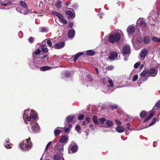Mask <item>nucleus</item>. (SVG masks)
Returning a JSON list of instances; mask_svg holds the SVG:
<instances>
[{
	"mask_svg": "<svg viewBox=\"0 0 160 160\" xmlns=\"http://www.w3.org/2000/svg\"><path fill=\"white\" fill-rule=\"evenodd\" d=\"M137 24L140 26L142 28H144L146 25V23L143 18H139L137 21Z\"/></svg>",
	"mask_w": 160,
	"mask_h": 160,
	"instance_id": "7",
	"label": "nucleus"
},
{
	"mask_svg": "<svg viewBox=\"0 0 160 160\" xmlns=\"http://www.w3.org/2000/svg\"><path fill=\"white\" fill-rule=\"evenodd\" d=\"M118 56V53L116 52H113L111 53L109 56V58L110 59L115 60Z\"/></svg>",
	"mask_w": 160,
	"mask_h": 160,
	"instance_id": "13",
	"label": "nucleus"
},
{
	"mask_svg": "<svg viewBox=\"0 0 160 160\" xmlns=\"http://www.w3.org/2000/svg\"><path fill=\"white\" fill-rule=\"evenodd\" d=\"M52 13L53 14L57 16L60 20L61 19L63 16L62 14L60 13H58L56 11H52Z\"/></svg>",
	"mask_w": 160,
	"mask_h": 160,
	"instance_id": "22",
	"label": "nucleus"
},
{
	"mask_svg": "<svg viewBox=\"0 0 160 160\" xmlns=\"http://www.w3.org/2000/svg\"><path fill=\"white\" fill-rule=\"evenodd\" d=\"M69 148H71V150L73 153H75L77 151V145H74V142H72L71 144L69 146Z\"/></svg>",
	"mask_w": 160,
	"mask_h": 160,
	"instance_id": "9",
	"label": "nucleus"
},
{
	"mask_svg": "<svg viewBox=\"0 0 160 160\" xmlns=\"http://www.w3.org/2000/svg\"><path fill=\"white\" fill-rule=\"evenodd\" d=\"M106 125L108 127H110L112 126L113 124L112 122L109 120H107L106 122Z\"/></svg>",
	"mask_w": 160,
	"mask_h": 160,
	"instance_id": "35",
	"label": "nucleus"
},
{
	"mask_svg": "<svg viewBox=\"0 0 160 160\" xmlns=\"http://www.w3.org/2000/svg\"><path fill=\"white\" fill-rule=\"evenodd\" d=\"M116 129L117 131L119 133L122 132L124 131V128L123 127L120 126H118L117 127Z\"/></svg>",
	"mask_w": 160,
	"mask_h": 160,
	"instance_id": "19",
	"label": "nucleus"
},
{
	"mask_svg": "<svg viewBox=\"0 0 160 160\" xmlns=\"http://www.w3.org/2000/svg\"><path fill=\"white\" fill-rule=\"evenodd\" d=\"M152 39L153 41L155 42H160V38H158L156 37H152Z\"/></svg>",
	"mask_w": 160,
	"mask_h": 160,
	"instance_id": "38",
	"label": "nucleus"
},
{
	"mask_svg": "<svg viewBox=\"0 0 160 160\" xmlns=\"http://www.w3.org/2000/svg\"><path fill=\"white\" fill-rule=\"evenodd\" d=\"M75 129L78 132L81 129V127L80 126L77 125L75 127Z\"/></svg>",
	"mask_w": 160,
	"mask_h": 160,
	"instance_id": "49",
	"label": "nucleus"
},
{
	"mask_svg": "<svg viewBox=\"0 0 160 160\" xmlns=\"http://www.w3.org/2000/svg\"><path fill=\"white\" fill-rule=\"evenodd\" d=\"M47 43L50 46H51L52 45V43L49 39H48L47 41Z\"/></svg>",
	"mask_w": 160,
	"mask_h": 160,
	"instance_id": "52",
	"label": "nucleus"
},
{
	"mask_svg": "<svg viewBox=\"0 0 160 160\" xmlns=\"http://www.w3.org/2000/svg\"><path fill=\"white\" fill-rule=\"evenodd\" d=\"M31 125V130L29 129V131L30 132L32 131V132L34 133H36L39 132L40 128L37 122H35L34 121L33 122V120H32Z\"/></svg>",
	"mask_w": 160,
	"mask_h": 160,
	"instance_id": "3",
	"label": "nucleus"
},
{
	"mask_svg": "<svg viewBox=\"0 0 160 160\" xmlns=\"http://www.w3.org/2000/svg\"><path fill=\"white\" fill-rule=\"evenodd\" d=\"M73 25V23L72 22H70L68 23V26L72 27Z\"/></svg>",
	"mask_w": 160,
	"mask_h": 160,
	"instance_id": "58",
	"label": "nucleus"
},
{
	"mask_svg": "<svg viewBox=\"0 0 160 160\" xmlns=\"http://www.w3.org/2000/svg\"><path fill=\"white\" fill-rule=\"evenodd\" d=\"M151 38L149 36H145L143 39V42L145 44H148L150 41Z\"/></svg>",
	"mask_w": 160,
	"mask_h": 160,
	"instance_id": "20",
	"label": "nucleus"
},
{
	"mask_svg": "<svg viewBox=\"0 0 160 160\" xmlns=\"http://www.w3.org/2000/svg\"><path fill=\"white\" fill-rule=\"evenodd\" d=\"M135 30V27L132 26H129L127 29V31L129 35L130 36L134 32Z\"/></svg>",
	"mask_w": 160,
	"mask_h": 160,
	"instance_id": "8",
	"label": "nucleus"
},
{
	"mask_svg": "<svg viewBox=\"0 0 160 160\" xmlns=\"http://www.w3.org/2000/svg\"><path fill=\"white\" fill-rule=\"evenodd\" d=\"M64 46V42H61L56 44L55 47L57 49H60L63 48Z\"/></svg>",
	"mask_w": 160,
	"mask_h": 160,
	"instance_id": "15",
	"label": "nucleus"
},
{
	"mask_svg": "<svg viewBox=\"0 0 160 160\" xmlns=\"http://www.w3.org/2000/svg\"><path fill=\"white\" fill-rule=\"evenodd\" d=\"M61 156H60L58 155H55L54 156V160H60V159H62L63 160H64V159L62 157V153H61Z\"/></svg>",
	"mask_w": 160,
	"mask_h": 160,
	"instance_id": "24",
	"label": "nucleus"
},
{
	"mask_svg": "<svg viewBox=\"0 0 160 160\" xmlns=\"http://www.w3.org/2000/svg\"><path fill=\"white\" fill-rule=\"evenodd\" d=\"M8 140H9L8 139H7L5 141L6 142H7V143H5L4 144L5 147L7 148H11V147L10 146V143L8 141Z\"/></svg>",
	"mask_w": 160,
	"mask_h": 160,
	"instance_id": "34",
	"label": "nucleus"
},
{
	"mask_svg": "<svg viewBox=\"0 0 160 160\" xmlns=\"http://www.w3.org/2000/svg\"><path fill=\"white\" fill-rule=\"evenodd\" d=\"M108 81L110 84V86L111 87H112L113 86V83L112 80L108 78H104L102 81V82L104 84H105V82Z\"/></svg>",
	"mask_w": 160,
	"mask_h": 160,
	"instance_id": "12",
	"label": "nucleus"
},
{
	"mask_svg": "<svg viewBox=\"0 0 160 160\" xmlns=\"http://www.w3.org/2000/svg\"><path fill=\"white\" fill-rule=\"evenodd\" d=\"M148 51L147 49H142L140 54L141 57L145 58L147 54Z\"/></svg>",
	"mask_w": 160,
	"mask_h": 160,
	"instance_id": "16",
	"label": "nucleus"
},
{
	"mask_svg": "<svg viewBox=\"0 0 160 160\" xmlns=\"http://www.w3.org/2000/svg\"><path fill=\"white\" fill-rule=\"evenodd\" d=\"M127 125L128 126V128H127V130H130V128H129V126H130V124L129 123H128L127 124Z\"/></svg>",
	"mask_w": 160,
	"mask_h": 160,
	"instance_id": "61",
	"label": "nucleus"
},
{
	"mask_svg": "<svg viewBox=\"0 0 160 160\" xmlns=\"http://www.w3.org/2000/svg\"><path fill=\"white\" fill-rule=\"evenodd\" d=\"M106 121V119L105 118H102L99 120L100 124H102Z\"/></svg>",
	"mask_w": 160,
	"mask_h": 160,
	"instance_id": "40",
	"label": "nucleus"
},
{
	"mask_svg": "<svg viewBox=\"0 0 160 160\" xmlns=\"http://www.w3.org/2000/svg\"><path fill=\"white\" fill-rule=\"evenodd\" d=\"M71 3V2H67L66 3V5L68 6V5H69Z\"/></svg>",
	"mask_w": 160,
	"mask_h": 160,
	"instance_id": "64",
	"label": "nucleus"
},
{
	"mask_svg": "<svg viewBox=\"0 0 160 160\" xmlns=\"http://www.w3.org/2000/svg\"><path fill=\"white\" fill-rule=\"evenodd\" d=\"M60 146H55V147H54V148H55V149L58 150V148H60Z\"/></svg>",
	"mask_w": 160,
	"mask_h": 160,
	"instance_id": "62",
	"label": "nucleus"
},
{
	"mask_svg": "<svg viewBox=\"0 0 160 160\" xmlns=\"http://www.w3.org/2000/svg\"><path fill=\"white\" fill-rule=\"evenodd\" d=\"M84 115H80L78 117V119L79 120H82L84 118Z\"/></svg>",
	"mask_w": 160,
	"mask_h": 160,
	"instance_id": "53",
	"label": "nucleus"
},
{
	"mask_svg": "<svg viewBox=\"0 0 160 160\" xmlns=\"http://www.w3.org/2000/svg\"><path fill=\"white\" fill-rule=\"evenodd\" d=\"M41 52V50L40 49H38L35 52V55H38Z\"/></svg>",
	"mask_w": 160,
	"mask_h": 160,
	"instance_id": "54",
	"label": "nucleus"
},
{
	"mask_svg": "<svg viewBox=\"0 0 160 160\" xmlns=\"http://www.w3.org/2000/svg\"><path fill=\"white\" fill-rule=\"evenodd\" d=\"M16 10L17 12L25 15L27 14L28 13V12L27 10H23V9H20L19 8H17Z\"/></svg>",
	"mask_w": 160,
	"mask_h": 160,
	"instance_id": "17",
	"label": "nucleus"
},
{
	"mask_svg": "<svg viewBox=\"0 0 160 160\" xmlns=\"http://www.w3.org/2000/svg\"><path fill=\"white\" fill-rule=\"evenodd\" d=\"M75 31L73 29L69 30L68 34V38L72 39L75 36Z\"/></svg>",
	"mask_w": 160,
	"mask_h": 160,
	"instance_id": "10",
	"label": "nucleus"
},
{
	"mask_svg": "<svg viewBox=\"0 0 160 160\" xmlns=\"http://www.w3.org/2000/svg\"><path fill=\"white\" fill-rule=\"evenodd\" d=\"M95 53V52L92 50H88L86 52V54L89 56L94 55Z\"/></svg>",
	"mask_w": 160,
	"mask_h": 160,
	"instance_id": "26",
	"label": "nucleus"
},
{
	"mask_svg": "<svg viewBox=\"0 0 160 160\" xmlns=\"http://www.w3.org/2000/svg\"><path fill=\"white\" fill-rule=\"evenodd\" d=\"M65 13L68 18H74L75 17V14L71 11H67L65 12Z\"/></svg>",
	"mask_w": 160,
	"mask_h": 160,
	"instance_id": "11",
	"label": "nucleus"
},
{
	"mask_svg": "<svg viewBox=\"0 0 160 160\" xmlns=\"http://www.w3.org/2000/svg\"><path fill=\"white\" fill-rule=\"evenodd\" d=\"M55 146H60V148H58V150H59V151H63L64 145L63 144L58 143Z\"/></svg>",
	"mask_w": 160,
	"mask_h": 160,
	"instance_id": "25",
	"label": "nucleus"
},
{
	"mask_svg": "<svg viewBox=\"0 0 160 160\" xmlns=\"http://www.w3.org/2000/svg\"><path fill=\"white\" fill-rule=\"evenodd\" d=\"M68 140V138L67 136H63L60 139L59 141L61 143H64Z\"/></svg>",
	"mask_w": 160,
	"mask_h": 160,
	"instance_id": "21",
	"label": "nucleus"
},
{
	"mask_svg": "<svg viewBox=\"0 0 160 160\" xmlns=\"http://www.w3.org/2000/svg\"><path fill=\"white\" fill-rule=\"evenodd\" d=\"M122 32L121 30H118V32L113 34L111 35L109 38V42L113 43L116 42H118L120 39Z\"/></svg>",
	"mask_w": 160,
	"mask_h": 160,
	"instance_id": "1",
	"label": "nucleus"
},
{
	"mask_svg": "<svg viewBox=\"0 0 160 160\" xmlns=\"http://www.w3.org/2000/svg\"><path fill=\"white\" fill-rule=\"evenodd\" d=\"M154 115V113H151L148 116V117L149 118H150V119L151 118H152L153 116Z\"/></svg>",
	"mask_w": 160,
	"mask_h": 160,
	"instance_id": "55",
	"label": "nucleus"
},
{
	"mask_svg": "<svg viewBox=\"0 0 160 160\" xmlns=\"http://www.w3.org/2000/svg\"><path fill=\"white\" fill-rule=\"evenodd\" d=\"M93 120L94 123L96 124H98V121L96 116H94L93 117Z\"/></svg>",
	"mask_w": 160,
	"mask_h": 160,
	"instance_id": "36",
	"label": "nucleus"
},
{
	"mask_svg": "<svg viewBox=\"0 0 160 160\" xmlns=\"http://www.w3.org/2000/svg\"><path fill=\"white\" fill-rule=\"evenodd\" d=\"M52 143V142H50L48 143L45 148V151H46L48 149L50 146L51 145Z\"/></svg>",
	"mask_w": 160,
	"mask_h": 160,
	"instance_id": "44",
	"label": "nucleus"
},
{
	"mask_svg": "<svg viewBox=\"0 0 160 160\" xmlns=\"http://www.w3.org/2000/svg\"><path fill=\"white\" fill-rule=\"evenodd\" d=\"M156 118H154L152 121V122L146 128L148 127L149 126H150L154 124L156 121Z\"/></svg>",
	"mask_w": 160,
	"mask_h": 160,
	"instance_id": "42",
	"label": "nucleus"
},
{
	"mask_svg": "<svg viewBox=\"0 0 160 160\" xmlns=\"http://www.w3.org/2000/svg\"><path fill=\"white\" fill-rule=\"evenodd\" d=\"M51 68V67H48V66H43L42 67H41L40 69L41 71H45L47 70H49V69Z\"/></svg>",
	"mask_w": 160,
	"mask_h": 160,
	"instance_id": "31",
	"label": "nucleus"
},
{
	"mask_svg": "<svg viewBox=\"0 0 160 160\" xmlns=\"http://www.w3.org/2000/svg\"><path fill=\"white\" fill-rule=\"evenodd\" d=\"M140 65V63H139V62H137L134 65V67L136 68H137Z\"/></svg>",
	"mask_w": 160,
	"mask_h": 160,
	"instance_id": "51",
	"label": "nucleus"
},
{
	"mask_svg": "<svg viewBox=\"0 0 160 160\" xmlns=\"http://www.w3.org/2000/svg\"><path fill=\"white\" fill-rule=\"evenodd\" d=\"M62 2L60 0H58L56 4V7L58 8H61L62 7V5L61 4Z\"/></svg>",
	"mask_w": 160,
	"mask_h": 160,
	"instance_id": "32",
	"label": "nucleus"
},
{
	"mask_svg": "<svg viewBox=\"0 0 160 160\" xmlns=\"http://www.w3.org/2000/svg\"><path fill=\"white\" fill-rule=\"evenodd\" d=\"M47 57V54L45 55L43 57H40L39 58H44L45 57Z\"/></svg>",
	"mask_w": 160,
	"mask_h": 160,
	"instance_id": "63",
	"label": "nucleus"
},
{
	"mask_svg": "<svg viewBox=\"0 0 160 160\" xmlns=\"http://www.w3.org/2000/svg\"><path fill=\"white\" fill-rule=\"evenodd\" d=\"M118 107V105L115 104L114 105H112L111 106V109L112 110H113L114 109H117Z\"/></svg>",
	"mask_w": 160,
	"mask_h": 160,
	"instance_id": "45",
	"label": "nucleus"
},
{
	"mask_svg": "<svg viewBox=\"0 0 160 160\" xmlns=\"http://www.w3.org/2000/svg\"><path fill=\"white\" fill-rule=\"evenodd\" d=\"M160 107V100L158 101L155 104V106L153 108V110L158 109V108Z\"/></svg>",
	"mask_w": 160,
	"mask_h": 160,
	"instance_id": "28",
	"label": "nucleus"
},
{
	"mask_svg": "<svg viewBox=\"0 0 160 160\" xmlns=\"http://www.w3.org/2000/svg\"><path fill=\"white\" fill-rule=\"evenodd\" d=\"M70 73L69 72H68L66 73L65 74V76L68 77H69L70 76Z\"/></svg>",
	"mask_w": 160,
	"mask_h": 160,
	"instance_id": "60",
	"label": "nucleus"
},
{
	"mask_svg": "<svg viewBox=\"0 0 160 160\" xmlns=\"http://www.w3.org/2000/svg\"><path fill=\"white\" fill-rule=\"evenodd\" d=\"M148 76L155 77L157 73V71L154 68H152L148 70Z\"/></svg>",
	"mask_w": 160,
	"mask_h": 160,
	"instance_id": "5",
	"label": "nucleus"
},
{
	"mask_svg": "<svg viewBox=\"0 0 160 160\" xmlns=\"http://www.w3.org/2000/svg\"><path fill=\"white\" fill-rule=\"evenodd\" d=\"M40 30L41 32H48V30L47 29L44 28H40Z\"/></svg>",
	"mask_w": 160,
	"mask_h": 160,
	"instance_id": "41",
	"label": "nucleus"
},
{
	"mask_svg": "<svg viewBox=\"0 0 160 160\" xmlns=\"http://www.w3.org/2000/svg\"><path fill=\"white\" fill-rule=\"evenodd\" d=\"M107 68L108 70H111L113 69V66L112 65L108 66L107 67Z\"/></svg>",
	"mask_w": 160,
	"mask_h": 160,
	"instance_id": "50",
	"label": "nucleus"
},
{
	"mask_svg": "<svg viewBox=\"0 0 160 160\" xmlns=\"http://www.w3.org/2000/svg\"><path fill=\"white\" fill-rule=\"evenodd\" d=\"M140 76L141 77L140 79L142 81H144L147 79V77H143L145 76H148V71L147 70H144L142 72L140 73Z\"/></svg>",
	"mask_w": 160,
	"mask_h": 160,
	"instance_id": "6",
	"label": "nucleus"
},
{
	"mask_svg": "<svg viewBox=\"0 0 160 160\" xmlns=\"http://www.w3.org/2000/svg\"><path fill=\"white\" fill-rule=\"evenodd\" d=\"M21 148L23 150H28L32 147V143L29 139H26L19 145Z\"/></svg>",
	"mask_w": 160,
	"mask_h": 160,
	"instance_id": "2",
	"label": "nucleus"
},
{
	"mask_svg": "<svg viewBox=\"0 0 160 160\" xmlns=\"http://www.w3.org/2000/svg\"><path fill=\"white\" fill-rule=\"evenodd\" d=\"M138 76L137 75H136L133 78L132 81L134 82L136 81L138 78Z\"/></svg>",
	"mask_w": 160,
	"mask_h": 160,
	"instance_id": "46",
	"label": "nucleus"
},
{
	"mask_svg": "<svg viewBox=\"0 0 160 160\" xmlns=\"http://www.w3.org/2000/svg\"><path fill=\"white\" fill-rule=\"evenodd\" d=\"M34 40V39L33 38L30 37L28 39V41L30 43H32L33 42Z\"/></svg>",
	"mask_w": 160,
	"mask_h": 160,
	"instance_id": "48",
	"label": "nucleus"
},
{
	"mask_svg": "<svg viewBox=\"0 0 160 160\" xmlns=\"http://www.w3.org/2000/svg\"><path fill=\"white\" fill-rule=\"evenodd\" d=\"M29 111V109L25 110L23 116V119L25 121V123L26 124H27V123L26 120L28 121H30L31 119V118L30 116H27V115H28V114H27V113Z\"/></svg>",
	"mask_w": 160,
	"mask_h": 160,
	"instance_id": "4",
	"label": "nucleus"
},
{
	"mask_svg": "<svg viewBox=\"0 0 160 160\" xmlns=\"http://www.w3.org/2000/svg\"><path fill=\"white\" fill-rule=\"evenodd\" d=\"M130 52V47L128 46H125L123 49V52L124 54H128Z\"/></svg>",
	"mask_w": 160,
	"mask_h": 160,
	"instance_id": "14",
	"label": "nucleus"
},
{
	"mask_svg": "<svg viewBox=\"0 0 160 160\" xmlns=\"http://www.w3.org/2000/svg\"><path fill=\"white\" fill-rule=\"evenodd\" d=\"M42 51L44 52H47L48 51V49L47 48H42Z\"/></svg>",
	"mask_w": 160,
	"mask_h": 160,
	"instance_id": "47",
	"label": "nucleus"
},
{
	"mask_svg": "<svg viewBox=\"0 0 160 160\" xmlns=\"http://www.w3.org/2000/svg\"><path fill=\"white\" fill-rule=\"evenodd\" d=\"M11 2L9 1H5L3 2H1L0 4L2 6H7L11 5Z\"/></svg>",
	"mask_w": 160,
	"mask_h": 160,
	"instance_id": "23",
	"label": "nucleus"
},
{
	"mask_svg": "<svg viewBox=\"0 0 160 160\" xmlns=\"http://www.w3.org/2000/svg\"><path fill=\"white\" fill-rule=\"evenodd\" d=\"M70 129L69 128H67L64 129V131L65 132H67Z\"/></svg>",
	"mask_w": 160,
	"mask_h": 160,
	"instance_id": "56",
	"label": "nucleus"
},
{
	"mask_svg": "<svg viewBox=\"0 0 160 160\" xmlns=\"http://www.w3.org/2000/svg\"><path fill=\"white\" fill-rule=\"evenodd\" d=\"M61 132V130H59V129H56L55 130L54 132V133L55 134V135L56 136H57L59 134H60Z\"/></svg>",
	"mask_w": 160,
	"mask_h": 160,
	"instance_id": "37",
	"label": "nucleus"
},
{
	"mask_svg": "<svg viewBox=\"0 0 160 160\" xmlns=\"http://www.w3.org/2000/svg\"><path fill=\"white\" fill-rule=\"evenodd\" d=\"M115 122L117 124H118L120 125L121 124V122H120V121L116 119L115 120Z\"/></svg>",
	"mask_w": 160,
	"mask_h": 160,
	"instance_id": "57",
	"label": "nucleus"
},
{
	"mask_svg": "<svg viewBox=\"0 0 160 160\" xmlns=\"http://www.w3.org/2000/svg\"><path fill=\"white\" fill-rule=\"evenodd\" d=\"M150 119V118H149L148 117L145 119L144 120V122H147Z\"/></svg>",
	"mask_w": 160,
	"mask_h": 160,
	"instance_id": "59",
	"label": "nucleus"
},
{
	"mask_svg": "<svg viewBox=\"0 0 160 160\" xmlns=\"http://www.w3.org/2000/svg\"><path fill=\"white\" fill-rule=\"evenodd\" d=\"M90 120V118L89 117H87L86 118L85 120L82 122V124L85 125L88 123Z\"/></svg>",
	"mask_w": 160,
	"mask_h": 160,
	"instance_id": "30",
	"label": "nucleus"
},
{
	"mask_svg": "<svg viewBox=\"0 0 160 160\" xmlns=\"http://www.w3.org/2000/svg\"><path fill=\"white\" fill-rule=\"evenodd\" d=\"M20 4L22 7L24 8L25 9H26L28 7L27 4L24 2L22 1L20 2Z\"/></svg>",
	"mask_w": 160,
	"mask_h": 160,
	"instance_id": "29",
	"label": "nucleus"
},
{
	"mask_svg": "<svg viewBox=\"0 0 160 160\" xmlns=\"http://www.w3.org/2000/svg\"><path fill=\"white\" fill-rule=\"evenodd\" d=\"M31 111H32V112H30V115L32 117V120H33V122L34 121L33 119H35L37 117V114L36 112H34V111H32L31 110Z\"/></svg>",
	"mask_w": 160,
	"mask_h": 160,
	"instance_id": "18",
	"label": "nucleus"
},
{
	"mask_svg": "<svg viewBox=\"0 0 160 160\" xmlns=\"http://www.w3.org/2000/svg\"><path fill=\"white\" fill-rule=\"evenodd\" d=\"M74 117L73 116H70L67 117L66 120L68 122H72L74 118Z\"/></svg>",
	"mask_w": 160,
	"mask_h": 160,
	"instance_id": "33",
	"label": "nucleus"
},
{
	"mask_svg": "<svg viewBox=\"0 0 160 160\" xmlns=\"http://www.w3.org/2000/svg\"><path fill=\"white\" fill-rule=\"evenodd\" d=\"M147 114V112L145 111H142L140 114V116L142 118H144L145 117Z\"/></svg>",
	"mask_w": 160,
	"mask_h": 160,
	"instance_id": "39",
	"label": "nucleus"
},
{
	"mask_svg": "<svg viewBox=\"0 0 160 160\" xmlns=\"http://www.w3.org/2000/svg\"><path fill=\"white\" fill-rule=\"evenodd\" d=\"M83 54V52H80L76 54L74 58V61H76L77 60L78 58Z\"/></svg>",
	"mask_w": 160,
	"mask_h": 160,
	"instance_id": "27",
	"label": "nucleus"
},
{
	"mask_svg": "<svg viewBox=\"0 0 160 160\" xmlns=\"http://www.w3.org/2000/svg\"><path fill=\"white\" fill-rule=\"evenodd\" d=\"M60 21L64 24H67L68 22L67 21L63 18V16L62 17L61 19H60Z\"/></svg>",
	"mask_w": 160,
	"mask_h": 160,
	"instance_id": "43",
	"label": "nucleus"
}]
</instances>
